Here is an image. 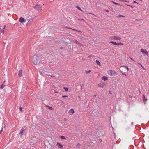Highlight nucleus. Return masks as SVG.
<instances>
[{
  "mask_svg": "<svg viewBox=\"0 0 149 149\" xmlns=\"http://www.w3.org/2000/svg\"><path fill=\"white\" fill-rule=\"evenodd\" d=\"M33 61L34 64L35 65H38L40 63L39 57L37 55H34V56Z\"/></svg>",
  "mask_w": 149,
  "mask_h": 149,
  "instance_id": "1",
  "label": "nucleus"
},
{
  "mask_svg": "<svg viewBox=\"0 0 149 149\" xmlns=\"http://www.w3.org/2000/svg\"><path fill=\"white\" fill-rule=\"evenodd\" d=\"M108 74L111 76H116L117 74L116 72L114 70H109L108 72Z\"/></svg>",
  "mask_w": 149,
  "mask_h": 149,
  "instance_id": "2",
  "label": "nucleus"
},
{
  "mask_svg": "<svg viewBox=\"0 0 149 149\" xmlns=\"http://www.w3.org/2000/svg\"><path fill=\"white\" fill-rule=\"evenodd\" d=\"M115 39L116 40H120L121 39V38L119 36H111L109 38V39Z\"/></svg>",
  "mask_w": 149,
  "mask_h": 149,
  "instance_id": "3",
  "label": "nucleus"
},
{
  "mask_svg": "<svg viewBox=\"0 0 149 149\" xmlns=\"http://www.w3.org/2000/svg\"><path fill=\"white\" fill-rule=\"evenodd\" d=\"M34 8L35 9H38L40 8H43L42 7V6L40 5V4H37L34 7Z\"/></svg>",
  "mask_w": 149,
  "mask_h": 149,
  "instance_id": "4",
  "label": "nucleus"
},
{
  "mask_svg": "<svg viewBox=\"0 0 149 149\" xmlns=\"http://www.w3.org/2000/svg\"><path fill=\"white\" fill-rule=\"evenodd\" d=\"M141 51L145 55H148V52L146 49H141Z\"/></svg>",
  "mask_w": 149,
  "mask_h": 149,
  "instance_id": "5",
  "label": "nucleus"
},
{
  "mask_svg": "<svg viewBox=\"0 0 149 149\" xmlns=\"http://www.w3.org/2000/svg\"><path fill=\"white\" fill-rule=\"evenodd\" d=\"M26 126H24L20 130V132L19 133L20 134H21L24 132V131L26 129Z\"/></svg>",
  "mask_w": 149,
  "mask_h": 149,
  "instance_id": "6",
  "label": "nucleus"
},
{
  "mask_svg": "<svg viewBox=\"0 0 149 149\" xmlns=\"http://www.w3.org/2000/svg\"><path fill=\"white\" fill-rule=\"evenodd\" d=\"M105 85L104 83L103 82H101L98 85V86L99 87L103 88Z\"/></svg>",
  "mask_w": 149,
  "mask_h": 149,
  "instance_id": "7",
  "label": "nucleus"
},
{
  "mask_svg": "<svg viewBox=\"0 0 149 149\" xmlns=\"http://www.w3.org/2000/svg\"><path fill=\"white\" fill-rule=\"evenodd\" d=\"M40 72L41 73H42L43 74H46L48 73L47 71H46L45 70L43 69L40 70Z\"/></svg>",
  "mask_w": 149,
  "mask_h": 149,
  "instance_id": "8",
  "label": "nucleus"
},
{
  "mask_svg": "<svg viewBox=\"0 0 149 149\" xmlns=\"http://www.w3.org/2000/svg\"><path fill=\"white\" fill-rule=\"evenodd\" d=\"M74 110L72 109H70L68 111V113L70 114H72L74 113Z\"/></svg>",
  "mask_w": 149,
  "mask_h": 149,
  "instance_id": "9",
  "label": "nucleus"
},
{
  "mask_svg": "<svg viewBox=\"0 0 149 149\" xmlns=\"http://www.w3.org/2000/svg\"><path fill=\"white\" fill-rule=\"evenodd\" d=\"M6 82V81L5 80L3 82V84L1 86H0V88L1 89H3L5 87V86H6V85L5 84Z\"/></svg>",
  "mask_w": 149,
  "mask_h": 149,
  "instance_id": "10",
  "label": "nucleus"
},
{
  "mask_svg": "<svg viewBox=\"0 0 149 149\" xmlns=\"http://www.w3.org/2000/svg\"><path fill=\"white\" fill-rule=\"evenodd\" d=\"M56 146H58L61 149H62L63 148V145L58 142L57 143Z\"/></svg>",
  "mask_w": 149,
  "mask_h": 149,
  "instance_id": "11",
  "label": "nucleus"
},
{
  "mask_svg": "<svg viewBox=\"0 0 149 149\" xmlns=\"http://www.w3.org/2000/svg\"><path fill=\"white\" fill-rule=\"evenodd\" d=\"M24 19L23 17H20L19 19V21L21 23H23L24 21Z\"/></svg>",
  "mask_w": 149,
  "mask_h": 149,
  "instance_id": "12",
  "label": "nucleus"
},
{
  "mask_svg": "<svg viewBox=\"0 0 149 149\" xmlns=\"http://www.w3.org/2000/svg\"><path fill=\"white\" fill-rule=\"evenodd\" d=\"M40 121L41 123L43 124L46 123V120L45 119L42 118L41 119Z\"/></svg>",
  "mask_w": 149,
  "mask_h": 149,
  "instance_id": "13",
  "label": "nucleus"
},
{
  "mask_svg": "<svg viewBox=\"0 0 149 149\" xmlns=\"http://www.w3.org/2000/svg\"><path fill=\"white\" fill-rule=\"evenodd\" d=\"M143 102H144V104H146V102L147 101V99H146L145 95H144V94L143 95Z\"/></svg>",
  "mask_w": 149,
  "mask_h": 149,
  "instance_id": "14",
  "label": "nucleus"
},
{
  "mask_svg": "<svg viewBox=\"0 0 149 149\" xmlns=\"http://www.w3.org/2000/svg\"><path fill=\"white\" fill-rule=\"evenodd\" d=\"M108 78L105 76H103L102 78V79L104 81H106L108 80Z\"/></svg>",
  "mask_w": 149,
  "mask_h": 149,
  "instance_id": "15",
  "label": "nucleus"
},
{
  "mask_svg": "<svg viewBox=\"0 0 149 149\" xmlns=\"http://www.w3.org/2000/svg\"><path fill=\"white\" fill-rule=\"evenodd\" d=\"M22 75V70H20L19 71L18 75L19 77H21Z\"/></svg>",
  "mask_w": 149,
  "mask_h": 149,
  "instance_id": "16",
  "label": "nucleus"
},
{
  "mask_svg": "<svg viewBox=\"0 0 149 149\" xmlns=\"http://www.w3.org/2000/svg\"><path fill=\"white\" fill-rule=\"evenodd\" d=\"M46 107H47L49 109L51 110H53L54 109V108H53L49 106L46 105Z\"/></svg>",
  "mask_w": 149,
  "mask_h": 149,
  "instance_id": "17",
  "label": "nucleus"
},
{
  "mask_svg": "<svg viewBox=\"0 0 149 149\" xmlns=\"http://www.w3.org/2000/svg\"><path fill=\"white\" fill-rule=\"evenodd\" d=\"M34 17H31V18H29V19H28V22H30L31 21V20H32L34 18Z\"/></svg>",
  "mask_w": 149,
  "mask_h": 149,
  "instance_id": "18",
  "label": "nucleus"
},
{
  "mask_svg": "<svg viewBox=\"0 0 149 149\" xmlns=\"http://www.w3.org/2000/svg\"><path fill=\"white\" fill-rule=\"evenodd\" d=\"M109 43H112L114 45H117V43H116V42H113V41H110Z\"/></svg>",
  "mask_w": 149,
  "mask_h": 149,
  "instance_id": "19",
  "label": "nucleus"
},
{
  "mask_svg": "<svg viewBox=\"0 0 149 149\" xmlns=\"http://www.w3.org/2000/svg\"><path fill=\"white\" fill-rule=\"evenodd\" d=\"M96 63L98 65H99V66L100 65V62L98 61L97 60H96Z\"/></svg>",
  "mask_w": 149,
  "mask_h": 149,
  "instance_id": "20",
  "label": "nucleus"
},
{
  "mask_svg": "<svg viewBox=\"0 0 149 149\" xmlns=\"http://www.w3.org/2000/svg\"><path fill=\"white\" fill-rule=\"evenodd\" d=\"M121 67H123L125 68L126 69H127V71H129V69L128 66L123 65V66H121Z\"/></svg>",
  "mask_w": 149,
  "mask_h": 149,
  "instance_id": "21",
  "label": "nucleus"
},
{
  "mask_svg": "<svg viewBox=\"0 0 149 149\" xmlns=\"http://www.w3.org/2000/svg\"><path fill=\"white\" fill-rule=\"evenodd\" d=\"M60 137L61 139H65L66 138V137H65L64 136H60Z\"/></svg>",
  "mask_w": 149,
  "mask_h": 149,
  "instance_id": "22",
  "label": "nucleus"
},
{
  "mask_svg": "<svg viewBox=\"0 0 149 149\" xmlns=\"http://www.w3.org/2000/svg\"><path fill=\"white\" fill-rule=\"evenodd\" d=\"M81 144H80L78 143L77 144V145L76 146V147L77 148H80V147Z\"/></svg>",
  "mask_w": 149,
  "mask_h": 149,
  "instance_id": "23",
  "label": "nucleus"
},
{
  "mask_svg": "<svg viewBox=\"0 0 149 149\" xmlns=\"http://www.w3.org/2000/svg\"><path fill=\"white\" fill-rule=\"evenodd\" d=\"M58 104H63V102L62 100H59L58 101Z\"/></svg>",
  "mask_w": 149,
  "mask_h": 149,
  "instance_id": "24",
  "label": "nucleus"
},
{
  "mask_svg": "<svg viewBox=\"0 0 149 149\" xmlns=\"http://www.w3.org/2000/svg\"><path fill=\"white\" fill-rule=\"evenodd\" d=\"M124 17L125 16L123 15H118L117 16V17L118 18L121 17Z\"/></svg>",
  "mask_w": 149,
  "mask_h": 149,
  "instance_id": "25",
  "label": "nucleus"
},
{
  "mask_svg": "<svg viewBox=\"0 0 149 149\" xmlns=\"http://www.w3.org/2000/svg\"><path fill=\"white\" fill-rule=\"evenodd\" d=\"M63 88L65 89V91H68V88L67 87H64Z\"/></svg>",
  "mask_w": 149,
  "mask_h": 149,
  "instance_id": "26",
  "label": "nucleus"
},
{
  "mask_svg": "<svg viewBox=\"0 0 149 149\" xmlns=\"http://www.w3.org/2000/svg\"><path fill=\"white\" fill-rule=\"evenodd\" d=\"M74 42L77 44H78V45L80 44V43H79V42L78 41H77V40H75V41Z\"/></svg>",
  "mask_w": 149,
  "mask_h": 149,
  "instance_id": "27",
  "label": "nucleus"
},
{
  "mask_svg": "<svg viewBox=\"0 0 149 149\" xmlns=\"http://www.w3.org/2000/svg\"><path fill=\"white\" fill-rule=\"evenodd\" d=\"M91 71V70H90L89 71H86V74H88Z\"/></svg>",
  "mask_w": 149,
  "mask_h": 149,
  "instance_id": "28",
  "label": "nucleus"
},
{
  "mask_svg": "<svg viewBox=\"0 0 149 149\" xmlns=\"http://www.w3.org/2000/svg\"><path fill=\"white\" fill-rule=\"evenodd\" d=\"M67 28L68 29H71L73 30L76 31H78V32H80L79 31H78V30H76L75 29H72L71 28H69V27H67Z\"/></svg>",
  "mask_w": 149,
  "mask_h": 149,
  "instance_id": "29",
  "label": "nucleus"
},
{
  "mask_svg": "<svg viewBox=\"0 0 149 149\" xmlns=\"http://www.w3.org/2000/svg\"><path fill=\"white\" fill-rule=\"evenodd\" d=\"M138 63L139 65H140L143 68H144V67H143V65H141L139 62H138Z\"/></svg>",
  "mask_w": 149,
  "mask_h": 149,
  "instance_id": "30",
  "label": "nucleus"
},
{
  "mask_svg": "<svg viewBox=\"0 0 149 149\" xmlns=\"http://www.w3.org/2000/svg\"><path fill=\"white\" fill-rule=\"evenodd\" d=\"M113 3H114V4H116V5H120L118 3H116V2H115L113 1H112Z\"/></svg>",
  "mask_w": 149,
  "mask_h": 149,
  "instance_id": "31",
  "label": "nucleus"
},
{
  "mask_svg": "<svg viewBox=\"0 0 149 149\" xmlns=\"http://www.w3.org/2000/svg\"><path fill=\"white\" fill-rule=\"evenodd\" d=\"M123 44L121 42H119L117 43V45H122Z\"/></svg>",
  "mask_w": 149,
  "mask_h": 149,
  "instance_id": "32",
  "label": "nucleus"
},
{
  "mask_svg": "<svg viewBox=\"0 0 149 149\" xmlns=\"http://www.w3.org/2000/svg\"><path fill=\"white\" fill-rule=\"evenodd\" d=\"M62 97L66 98V97H68V96L67 95H63L62 96Z\"/></svg>",
  "mask_w": 149,
  "mask_h": 149,
  "instance_id": "33",
  "label": "nucleus"
},
{
  "mask_svg": "<svg viewBox=\"0 0 149 149\" xmlns=\"http://www.w3.org/2000/svg\"><path fill=\"white\" fill-rule=\"evenodd\" d=\"M76 8H77L78 9H81L78 6H76Z\"/></svg>",
  "mask_w": 149,
  "mask_h": 149,
  "instance_id": "34",
  "label": "nucleus"
},
{
  "mask_svg": "<svg viewBox=\"0 0 149 149\" xmlns=\"http://www.w3.org/2000/svg\"><path fill=\"white\" fill-rule=\"evenodd\" d=\"M19 109L22 112V107H19Z\"/></svg>",
  "mask_w": 149,
  "mask_h": 149,
  "instance_id": "35",
  "label": "nucleus"
},
{
  "mask_svg": "<svg viewBox=\"0 0 149 149\" xmlns=\"http://www.w3.org/2000/svg\"><path fill=\"white\" fill-rule=\"evenodd\" d=\"M122 74H123V75H124L125 76H127V75L126 74H125V73H122Z\"/></svg>",
  "mask_w": 149,
  "mask_h": 149,
  "instance_id": "36",
  "label": "nucleus"
},
{
  "mask_svg": "<svg viewBox=\"0 0 149 149\" xmlns=\"http://www.w3.org/2000/svg\"><path fill=\"white\" fill-rule=\"evenodd\" d=\"M67 118H64V121H66L67 120Z\"/></svg>",
  "mask_w": 149,
  "mask_h": 149,
  "instance_id": "37",
  "label": "nucleus"
},
{
  "mask_svg": "<svg viewBox=\"0 0 149 149\" xmlns=\"http://www.w3.org/2000/svg\"><path fill=\"white\" fill-rule=\"evenodd\" d=\"M1 32L3 33V34H4V30H2L1 31Z\"/></svg>",
  "mask_w": 149,
  "mask_h": 149,
  "instance_id": "38",
  "label": "nucleus"
},
{
  "mask_svg": "<svg viewBox=\"0 0 149 149\" xmlns=\"http://www.w3.org/2000/svg\"><path fill=\"white\" fill-rule=\"evenodd\" d=\"M6 27V26H5V25H4V27H3V29H2V30H3L4 29H5V27Z\"/></svg>",
  "mask_w": 149,
  "mask_h": 149,
  "instance_id": "39",
  "label": "nucleus"
},
{
  "mask_svg": "<svg viewBox=\"0 0 149 149\" xmlns=\"http://www.w3.org/2000/svg\"><path fill=\"white\" fill-rule=\"evenodd\" d=\"M129 97L130 98H132V96L131 95H130L129 96Z\"/></svg>",
  "mask_w": 149,
  "mask_h": 149,
  "instance_id": "40",
  "label": "nucleus"
},
{
  "mask_svg": "<svg viewBox=\"0 0 149 149\" xmlns=\"http://www.w3.org/2000/svg\"><path fill=\"white\" fill-rule=\"evenodd\" d=\"M3 130V129H2L0 131V134L2 132Z\"/></svg>",
  "mask_w": 149,
  "mask_h": 149,
  "instance_id": "41",
  "label": "nucleus"
},
{
  "mask_svg": "<svg viewBox=\"0 0 149 149\" xmlns=\"http://www.w3.org/2000/svg\"><path fill=\"white\" fill-rule=\"evenodd\" d=\"M133 3H137V4H138V3H137L136 1H134L133 2Z\"/></svg>",
  "mask_w": 149,
  "mask_h": 149,
  "instance_id": "42",
  "label": "nucleus"
},
{
  "mask_svg": "<svg viewBox=\"0 0 149 149\" xmlns=\"http://www.w3.org/2000/svg\"><path fill=\"white\" fill-rule=\"evenodd\" d=\"M130 58L131 59V60L134 61V60L132 58H131L130 57Z\"/></svg>",
  "mask_w": 149,
  "mask_h": 149,
  "instance_id": "43",
  "label": "nucleus"
},
{
  "mask_svg": "<svg viewBox=\"0 0 149 149\" xmlns=\"http://www.w3.org/2000/svg\"><path fill=\"white\" fill-rule=\"evenodd\" d=\"M139 92L140 93H141V91L140 90V89H139Z\"/></svg>",
  "mask_w": 149,
  "mask_h": 149,
  "instance_id": "44",
  "label": "nucleus"
},
{
  "mask_svg": "<svg viewBox=\"0 0 149 149\" xmlns=\"http://www.w3.org/2000/svg\"><path fill=\"white\" fill-rule=\"evenodd\" d=\"M104 11L107 12H108L109 11L108 10H104Z\"/></svg>",
  "mask_w": 149,
  "mask_h": 149,
  "instance_id": "45",
  "label": "nucleus"
},
{
  "mask_svg": "<svg viewBox=\"0 0 149 149\" xmlns=\"http://www.w3.org/2000/svg\"><path fill=\"white\" fill-rule=\"evenodd\" d=\"M54 91L55 93H57L58 92L54 90Z\"/></svg>",
  "mask_w": 149,
  "mask_h": 149,
  "instance_id": "46",
  "label": "nucleus"
},
{
  "mask_svg": "<svg viewBox=\"0 0 149 149\" xmlns=\"http://www.w3.org/2000/svg\"><path fill=\"white\" fill-rule=\"evenodd\" d=\"M133 123H134L133 122H132L131 123V125H133Z\"/></svg>",
  "mask_w": 149,
  "mask_h": 149,
  "instance_id": "47",
  "label": "nucleus"
},
{
  "mask_svg": "<svg viewBox=\"0 0 149 149\" xmlns=\"http://www.w3.org/2000/svg\"><path fill=\"white\" fill-rule=\"evenodd\" d=\"M96 95H93V97H96Z\"/></svg>",
  "mask_w": 149,
  "mask_h": 149,
  "instance_id": "48",
  "label": "nucleus"
},
{
  "mask_svg": "<svg viewBox=\"0 0 149 149\" xmlns=\"http://www.w3.org/2000/svg\"><path fill=\"white\" fill-rule=\"evenodd\" d=\"M50 76L52 77H54V76H50Z\"/></svg>",
  "mask_w": 149,
  "mask_h": 149,
  "instance_id": "49",
  "label": "nucleus"
},
{
  "mask_svg": "<svg viewBox=\"0 0 149 149\" xmlns=\"http://www.w3.org/2000/svg\"><path fill=\"white\" fill-rule=\"evenodd\" d=\"M60 49H63V48L62 47H60Z\"/></svg>",
  "mask_w": 149,
  "mask_h": 149,
  "instance_id": "50",
  "label": "nucleus"
},
{
  "mask_svg": "<svg viewBox=\"0 0 149 149\" xmlns=\"http://www.w3.org/2000/svg\"><path fill=\"white\" fill-rule=\"evenodd\" d=\"M80 11H82V12H83V11L82 10H79Z\"/></svg>",
  "mask_w": 149,
  "mask_h": 149,
  "instance_id": "51",
  "label": "nucleus"
},
{
  "mask_svg": "<svg viewBox=\"0 0 149 149\" xmlns=\"http://www.w3.org/2000/svg\"><path fill=\"white\" fill-rule=\"evenodd\" d=\"M122 1H124V0H122Z\"/></svg>",
  "mask_w": 149,
  "mask_h": 149,
  "instance_id": "52",
  "label": "nucleus"
},
{
  "mask_svg": "<svg viewBox=\"0 0 149 149\" xmlns=\"http://www.w3.org/2000/svg\"><path fill=\"white\" fill-rule=\"evenodd\" d=\"M91 56H88V57L89 58V57H90Z\"/></svg>",
  "mask_w": 149,
  "mask_h": 149,
  "instance_id": "53",
  "label": "nucleus"
},
{
  "mask_svg": "<svg viewBox=\"0 0 149 149\" xmlns=\"http://www.w3.org/2000/svg\"><path fill=\"white\" fill-rule=\"evenodd\" d=\"M26 17H27V18H28V17H27V16H26Z\"/></svg>",
  "mask_w": 149,
  "mask_h": 149,
  "instance_id": "54",
  "label": "nucleus"
},
{
  "mask_svg": "<svg viewBox=\"0 0 149 149\" xmlns=\"http://www.w3.org/2000/svg\"><path fill=\"white\" fill-rule=\"evenodd\" d=\"M6 125H5L4 126V127H6Z\"/></svg>",
  "mask_w": 149,
  "mask_h": 149,
  "instance_id": "55",
  "label": "nucleus"
},
{
  "mask_svg": "<svg viewBox=\"0 0 149 149\" xmlns=\"http://www.w3.org/2000/svg\"><path fill=\"white\" fill-rule=\"evenodd\" d=\"M26 15L27 16H28V15H26V14L25 15V16H26Z\"/></svg>",
  "mask_w": 149,
  "mask_h": 149,
  "instance_id": "56",
  "label": "nucleus"
},
{
  "mask_svg": "<svg viewBox=\"0 0 149 149\" xmlns=\"http://www.w3.org/2000/svg\"><path fill=\"white\" fill-rule=\"evenodd\" d=\"M38 10V11H39V10Z\"/></svg>",
  "mask_w": 149,
  "mask_h": 149,
  "instance_id": "57",
  "label": "nucleus"
},
{
  "mask_svg": "<svg viewBox=\"0 0 149 149\" xmlns=\"http://www.w3.org/2000/svg\"><path fill=\"white\" fill-rule=\"evenodd\" d=\"M90 14H92L91 13H89Z\"/></svg>",
  "mask_w": 149,
  "mask_h": 149,
  "instance_id": "58",
  "label": "nucleus"
},
{
  "mask_svg": "<svg viewBox=\"0 0 149 149\" xmlns=\"http://www.w3.org/2000/svg\"><path fill=\"white\" fill-rule=\"evenodd\" d=\"M121 72H123L122 71H121Z\"/></svg>",
  "mask_w": 149,
  "mask_h": 149,
  "instance_id": "59",
  "label": "nucleus"
},
{
  "mask_svg": "<svg viewBox=\"0 0 149 149\" xmlns=\"http://www.w3.org/2000/svg\"><path fill=\"white\" fill-rule=\"evenodd\" d=\"M140 0V1H142V0Z\"/></svg>",
  "mask_w": 149,
  "mask_h": 149,
  "instance_id": "60",
  "label": "nucleus"
}]
</instances>
